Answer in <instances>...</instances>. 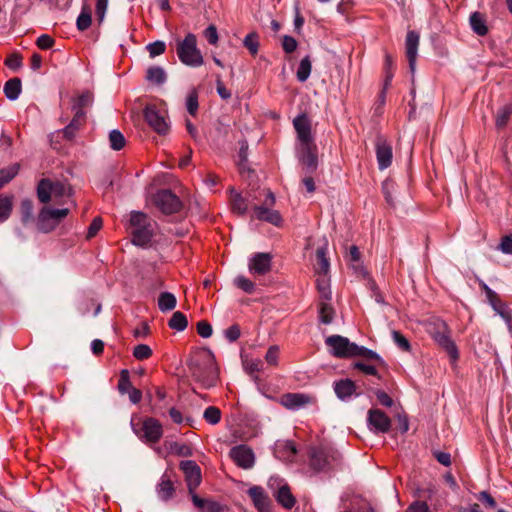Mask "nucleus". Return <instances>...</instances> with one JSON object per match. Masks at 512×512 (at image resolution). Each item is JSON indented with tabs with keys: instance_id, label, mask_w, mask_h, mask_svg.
I'll return each mask as SVG.
<instances>
[{
	"instance_id": "obj_43",
	"label": "nucleus",
	"mask_w": 512,
	"mask_h": 512,
	"mask_svg": "<svg viewBox=\"0 0 512 512\" xmlns=\"http://www.w3.org/2000/svg\"><path fill=\"white\" fill-rule=\"evenodd\" d=\"M243 366L248 374L253 375L263 369V362L258 358L245 359L243 361Z\"/></svg>"
},
{
	"instance_id": "obj_59",
	"label": "nucleus",
	"mask_w": 512,
	"mask_h": 512,
	"mask_svg": "<svg viewBox=\"0 0 512 512\" xmlns=\"http://www.w3.org/2000/svg\"><path fill=\"white\" fill-rule=\"evenodd\" d=\"M197 332L201 337L209 338L213 333V329L207 321H200L197 324Z\"/></svg>"
},
{
	"instance_id": "obj_5",
	"label": "nucleus",
	"mask_w": 512,
	"mask_h": 512,
	"mask_svg": "<svg viewBox=\"0 0 512 512\" xmlns=\"http://www.w3.org/2000/svg\"><path fill=\"white\" fill-rule=\"evenodd\" d=\"M177 55L180 61L190 67H199L203 64V56L197 48L196 36L192 33L177 44Z\"/></svg>"
},
{
	"instance_id": "obj_10",
	"label": "nucleus",
	"mask_w": 512,
	"mask_h": 512,
	"mask_svg": "<svg viewBox=\"0 0 512 512\" xmlns=\"http://www.w3.org/2000/svg\"><path fill=\"white\" fill-rule=\"evenodd\" d=\"M144 117L148 125L158 134L166 135L169 132L170 126L165 115L155 106H147L144 109Z\"/></svg>"
},
{
	"instance_id": "obj_6",
	"label": "nucleus",
	"mask_w": 512,
	"mask_h": 512,
	"mask_svg": "<svg viewBox=\"0 0 512 512\" xmlns=\"http://www.w3.org/2000/svg\"><path fill=\"white\" fill-rule=\"evenodd\" d=\"M131 427L139 439L146 443H156L163 435L162 425L155 418H146L140 426L132 420Z\"/></svg>"
},
{
	"instance_id": "obj_30",
	"label": "nucleus",
	"mask_w": 512,
	"mask_h": 512,
	"mask_svg": "<svg viewBox=\"0 0 512 512\" xmlns=\"http://www.w3.org/2000/svg\"><path fill=\"white\" fill-rule=\"evenodd\" d=\"M174 492L173 484L170 477L165 473L157 486L158 497L162 500H168L172 497Z\"/></svg>"
},
{
	"instance_id": "obj_21",
	"label": "nucleus",
	"mask_w": 512,
	"mask_h": 512,
	"mask_svg": "<svg viewBox=\"0 0 512 512\" xmlns=\"http://www.w3.org/2000/svg\"><path fill=\"white\" fill-rule=\"evenodd\" d=\"M248 495L252 499L253 504L258 512H271L269 497L262 487H250L248 489Z\"/></svg>"
},
{
	"instance_id": "obj_20",
	"label": "nucleus",
	"mask_w": 512,
	"mask_h": 512,
	"mask_svg": "<svg viewBox=\"0 0 512 512\" xmlns=\"http://www.w3.org/2000/svg\"><path fill=\"white\" fill-rule=\"evenodd\" d=\"M433 338L436 343L445 350L452 362H455L458 359L459 352L457 346L451 337L447 334L445 327H443V331L435 332L433 334Z\"/></svg>"
},
{
	"instance_id": "obj_38",
	"label": "nucleus",
	"mask_w": 512,
	"mask_h": 512,
	"mask_svg": "<svg viewBox=\"0 0 512 512\" xmlns=\"http://www.w3.org/2000/svg\"><path fill=\"white\" fill-rule=\"evenodd\" d=\"M125 137L124 135L117 129L110 131L109 133V144L110 148L113 150H121L125 146Z\"/></svg>"
},
{
	"instance_id": "obj_56",
	"label": "nucleus",
	"mask_w": 512,
	"mask_h": 512,
	"mask_svg": "<svg viewBox=\"0 0 512 512\" xmlns=\"http://www.w3.org/2000/svg\"><path fill=\"white\" fill-rule=\"evenodd\" d=\"M392 337L395 342V344L402 349L403 351H409L411 346L407 338H405L400 332L393 331Z\"/></svg>"
},
{
	"instance_id": "obj_34",
	"label": "nucleus",
	"mask_w": 512,
	"mask_h": 512,
	"mask_svg": "<svg viewBox=\"0 0 512 512\" xmlns=\"http://www.w3.org/2000/svg\"><path fill=\"white\" fill-rule=\"evenodd\" d=\"M93 96L90 92L86 91L73 99L72 110L73 112H85L84 108L92 104Z\"/></svg>"
},
{
	"instance_id": "obj_19",
	"label": "nucleus",
	"mask_w": 512,
	"mask_h": 512,
	"mask_svg": "<svg viewBox=\"0 0 512 512\" xmlns=\"http://www.w3.org/2000/svg\"><path fill=\"white\" fill-rule=\"evenodd\" d=\"M419 34L415 31H409L406 35L405 47L409 63V69L412 75L416 70V59L418 55Z\"/></svg>"
},
{
	"instance_id": "obj_1",
	"label": "nucleus",
	"mask_w": 512,
	"mask_h": 512,
	"mask_svg": "<svg viewBox=\"0 0 512 512\" xmlns=\"http://www.w3.org/2000/svg\"><path fill=\"white\" fill-rule=\"evenodd\" d=\"M330 354L337 358L362 357L366 360H375L381 364L383 359L375 351L351 342L341 335H331L325 339Z\"/></svg>"
},
{
	"instance_id": "obj_40",
	"label": "nucleus",
	"mask_w": 512,
	"mask_h": 512,
	"mask_svg": "<svg viewBox=\"0 0 512 512\" xmlns=\"http://www.w3.org/2000/svg\"><path fill=\"white\" fill-rule=\"evenodd\" d=\"M91 20L92 18L90 10L87 7H84L76 21L78 30L84 31L88 29L91 25Z\"/></svg>"
},
{
	"instance_id": "obj_60",
	"label": "nucleus",
	"mask_w": 512,
	"mask_h": 512,
	"mask_svg": "<svg viewBox=\"0 0 512 512\" xmlns=\"http://www.w3.org/2000/svg\"><path fill=\"white\" fill-rule=\"evenodd\" d=\"M240 328L238 325H232L224 331L225 338L229 342H235L240 337Z\"/></svg>"
},
{
	"instance_id": "obj_18",
	"label": "nucleus",
	"mask_w": 512,
	"mask_h": 512,
	"mask_svg": "<svg viewBox=\"0 0 512 512\" xmlns=\"http://www.w3.org/2000/svg\"><path fill=\"white\" fill-rule=\"evenodd\" d=\"M376 158L380 170H385L392 163V146L382 137H378L376 141Z\"/></svg>"
},
{
	"instance_id": "obj_54",
	"label": "nucleus",
	"mask_w": 512,
	"mask_h": 512,
	"mask_svg": "<svg viewBox=\"0 0 512 512\" xmlns=\"http://www.w3.org/2000/svg\"><path fill=\"white\" fill-rule=\"evenodd\" d=\"M170 450L179 456H191L192 455L191 447L186 444L172 442L170 444Z\"/></svg>"
},
{
	"instance_id": "obj_2",
	"label": "nucleus",
	"mask_w": 512,
	"mask_h": 512,
	"mask_svg": "<svg viewBox=\"0 0 512 512\" xmlns=\"http://www.w3.org/2000/svg\"><path fill=\"white\" fill-rule=\"evenodd\" d=\"M190 370L193 377L205 388H211L217 384L219 371L214 354L210 350L203 352L198 359L192 360Z\"/></svg>"
},
{
	"instance_id": "obj_64",
	"label": "nucleus",
	"mask_w": 512,
	"mask_h": 512,
	"mask_svg": "<svg viewBox=\"0 0 512 512\" xmlns=\"http://www.w3.org/2000/svg\"><path fill=\"white\" fill-rule=\"evenodd\" d=\"M499 249L504 254L512 255V237H503L499 245Z\"/></svg>"
},
{
	"instance_id": "obj_13",
	"label": "nucleus",
	"mask_w": 512,
	"mask_h": 512,
	"mask_svg": "<svg viewBox=\"0 0 512 512\" xmlns=\"http://www.w3.org/2000/svg\"><path fill=\"white\" fill-rule=\"evenodd\" d=\"M367 422L369 429L374 433H387L391 427L390 418L379 409L369 410Z\"/></svg>"
},
{
	"instance_id": "obj_62",
	"label": "nucleus",
	"mask_w": 512,
	"mask_h": 512,
	"mask_svg": "<svg viewBox=\"0 0 512 512\" xmlns=\"http://www.w3.org/2000/svg\"><path fill=\"white\" fill-rule=\"evenodd\" d=\"M375 396L381 405L385 407H391L393 405L392 398L386 392L382 390H376Z\"/></svg>"
},
{
	"instance_id": "obj_9",
	"label": "nucleus",
	"mask_w": 512,
	"mask_h": 512,
	"mask_svg": "<svg viewBox=\"0 0 512 512\" xmlns=\"http://www.w3.org/2000/svg\"><path fill=\"white\" fill-rule=\"evenodd\" d=\"M155 205L165 214H173L180 210V199L170 190H160L154 197Z\"/></svg>"
},
{
	"instance_id": "obj_35",
	"label": "nucleus",
	"mask_w": 512,
	"mask_h": 512,
	"mask_svg": "<svg viewBox=\"0 0 512 512\" xmlns=\"http://www.w3.org/2000/svg\"><path fill=\"white\" fill-rule=\"evenodd\" d=\"M312 71V62L310 56L304 57L298 66L296 77L299 82H305L311 74Z\"/></svg>"
},
{
	"instance_id": "obj_26",
	"label": "nucleus",
	"mask_w": 512,
	"mask_h": 512,
	"mask_svg": "<svg viewBox=\"0 0 512 512\" xmlns=\"http://www.w3.org/2000/svg\"><path fill=\"white\" fill-rule=\"evenodd\" d=\"M316 266L315 270L318 275H328L330 263L327 258V244H324L322 247H319L316 251Z\"/></svg>"
},
{
	"instance_id": "obj_49",
	"label": "nucleus",
	"mask_w": 512,
	"mask_h": 512,
	"mask_svg": "<svg viewBox=\"0 0 512 512\" xmlns=\"http://www.w3.org/2000/svg\"><path fill=\"white\" fill-rule=\"evenodd\" d=\"M234 284L246 293H253L254 283L245 276L239 275L234 279Z\"/></svg>"
},
{
	"instance_id": "obj_46",
	"label": "nucleus",
	"mask_w": 512,
	"mask_h": 512,
	"mask_svg": "<svg viewBox=\"0 0 512 512\" xmlns=\"http://www.w3.org/2000/svg\"><path fill=\"white\" fill-rule=\"evenodd\" d=\"M203 418L211 425L217 424L221 419V411L215 406H209L203 413Z\"/></svg>"
},
{
	"instance_id": "obj_22",
	"label": "nucleus",
	"mask_w": 512,
	"mask_h": 512,
	"mask_svg": "<svg viewBox=\"0 0 512 512\" xmlns=\"http://www.w3.org/2000/svg\"><path fill=\"white\" fill-rule=\"evenodd\" d=\"M311 398L302 393H288L281 397L280 403L289 410H299L310 403Z\"/></svg>"
},
{
	"instance_id": "obj_55",
	"label": "nucleus",
	"mask_w": 512,
	"mask_h": 512,
	"mask_svg": "<svg viewBox=\"0 0 512 512\" xmlns=\"http://www.w3.org/2000/svg\"><path fill=\"white\" fill-rule=\"evenodd\" d=\"M298 43L292 36L285 35L282 39V48L285 53H293L297 49Z\"/></svg>"
},
{
	"instance_id": "obj_31",
	"label": "nucleus",
	"mask_w": 512,
	"mask_h": 512,
	"mask_svg": "<svg viewBox=\"0 0 512 512\" xmlns=\"http://www.w3.org/2000/svg\"><path fill=\"white\" fill-rule=\"evenodd\" d=\"M21 93V81L18 78H12L8 80L4 85V94L5 96L14 101L18 99Z\"/></svg>"
},
{
	"instance_id": "obj_41",
	"label": "nucleus",
	"mask_w": 512,
	"mask_h": 512,
	"mask_svg": "<svg viewBox=\"0 0 512 512\" xmlns=\"http://www.w3.org/2000/svg\"><path fill=\"white\" fill-rule=\"evenodd\" d=\"M243 45L252 55H256L259 50L258 35L255 32L247 34L243 40Z\"/></svg>"
},
{
	"instance_id": "obj_27",
	"label": "nucleus",
	"mask_w": 512,
	"mask_h": 512,
	"mask_svg": "<svg viewBox=\"0 0 512 512\" xmlns=\"http://www.w3.org/2000/svg\"><path fill=\"white\" fill-rule=\"evenodd\" d=\"M146 80L154 85H163L167 80V74L164 68L160 66H151L146 71Z\"/></svg>"
},
{
	"instance_id": "obj_44",
	"label": "nucleus",
	"mask_w": 512,
	"mask_h": 512,
	"mask_svg": "<svg viewBox=\"0 0 512 512\" xmlns=\"http://www.w3.org/2000/svg\"><path fill=\"white\" fill-rule=\"evenodd\" d=\"M130 224L134 229H136L147 226L150 223L148 222V217L146 214L138 211H133L131 212L130 215Z\"/></svg>"
},
{
	"instance_id": "obj_4",
	"label": "nucleus",
	"mask_w": 512,
	"mask_h": 512,
	"mask_svg": "<svg viewBox=\"0 0 512 512\" xmlns=\"http://www.w3.org/2000/svg\"><path fill=\"white\" fill-rule=\"evenodd\" d=\"M341 454L331 447L317 446L309 449V466L315 471H327L340 465Z\"/></svg>"
},
{
	"instance_id": "obj_12",
	"label": "nucleus",
	"mask_w": 512,
	"mask_h": 512,
	"mask_svg": "<svg viewBox=\"0 0 512 512\" xmlns=\"http://www.w3.org/2000/svg\"><path fill=\"white\" fill-rule=\"evenodd\" d=\"M293 126L297 133V145L313 144L314 139L311 133V123L307 115L301 114L294 118Z\"/></svg>"
},
{
	"instance_id": "obj_33",
	"label": "nucleus",
	"mask_w": 512,
	"mask_h": 512,
	"mask_svg": "<svg viewBox=\"0 0 512 512\" xmlns=\"http://www.w3.org/2000/svg\"><path fill=\"white\" fill-rule=\"evenodd\" d=\"M176 297L170 292H162L158 298V307L161 312H168L176 307Z\"/></svg>"
},
{
	"instance_id": "obj_47",
	"label": "nucleus",
	"mask_w": 512,
	"mask_h": 512,
	"mask_svg": "<svg viewBox=\"0 0 512 512\" xmlns=\"http://www.w3.org/2000/svg\"><path fill=\"white\" fill-rule=\"evenodd\" d=\"M511 113L512 106L510 105H505L502 108H500L496 115V126L499 128L504 127L507 124Z\"/></svg>"
},
{
	"instance_id": "obj_14",
	"label": "nucleus",
	"mask_w": 512,
	"mask_h": 512,
	"mask_svg": "<svg viewBox=\"0 0 512 512\" xmlns=\"http://www.w3.org/2000/svg\"><path fill=\"white\" fill-rule=\"evenodd\" d=\"M271 262V254L258 252L249 257L248 269L252 274L265 275L271 270Z\"/></svg>"
},
{
	"instance_id": "obj_57",
	"label": "nucleus",
	"mask_w": 512,
	"mask_h": 512,
	"mask_svg": "<svg viewBox=\"0 0 512 512\" xmlns=\"http://www.w3.org/2000/svg\"><path fill=\"white\" fill-rule=\"evenodd\" d=\"M278 357H279V347L276 345L269 347V349L265 355L266 362L270 365L275 366L278 364Z\"/></svg>"
},
{
	"instance_id": "obj_23",
	"label": "nucleus",
	"mask_w": 512,
	"mask_h": 512,
	"mask_svg": "<svg viewBox=\"0 0 512 512\" xmlns=\"http://www.w3.org/2000/svg\"><path fill=\"white\" fill-rule=\"evenodd\" d=\"M253 211V216L258 220L266 221L273 225H279L281 222L280 214L267 206H254Z\"/></svg>"
},
{
	"instance_id": "obj_39",
	"label": "nucleus",
	"mask_w": 512,
	"mask_h": 512,
	"mask_svg": "<svg viewBox=\"0 0 512 512\" xmlns=\"http://www.w3.org/2000/svg\"><path fill=\"white\" fill-rule=\"evenodd\" d=\"M19 171V165L13 164L9 167L3 168L0 170V188H2L5 184L10 182Z\"/></svg>"
},
{
	"instance_id": "obj_37",
	"label": "nucleus",
	"mask_w": 512,
	"mask_h": 512,
	"mask_svg": "<svg viewBox=\"0 0 512 512\" xmlns=\"http://www.w3.org/2000/svg\"><path fill=\"white\" fill-rule=\"evenodd\" d=\"M334 309L329 301L322 300L319 306V319L324 324H330L333 321Z\"/></svg>"
},
{
	"instance_id": "obj_63",
	"label": "nucleus",
	"mask_w": 512,
	"mask_h": 512,
	"mask_svg": "<svg viewBox=\"0 0 512 512\" xmlns=\"http://www.w3.org/2000/svg\"><path fill=\"white\" fill-rule=\"evenodd\" d=\"M407 512H430V509L426 502L415 501L408 507Z\"/></svg>"
},
{
	"instance_id": "obj_24",
	"label": "nucleus",
	"mask_w": 512,
	"mask_h": 512,
	"mask_svg": "<svg viewBox=\"0 0 512 512\" xmlns=\"http://www.w3.org/2000/svg\"><path fill=\"white\" fill-rule=\"evenodd\" d=\"M231 193V207L234 213L244 215L248 211V203L253 200L254 197L249 195L248 198L243 197L240 193L235 191L233 188L230 190Z\"/></svg>"
},
{
	"instance_id": "obj_45",
	"label": "nucleus",
	"mask_w": 512,
	"mask_h": 512,
	"mask_svg": "<svg viewBox=\"0 0 512 512\" xmlns=\"http://www.w3.org/2000/svg\"><path fill=\"white\" fill-rule=\"evenodd\" d=\"M133 388L130 381V374L127 369H123L120 372V379L118 382V390L121 394H126L129 390Z\"/></svg>"
},
{
	"instance_id": "obj_8",
	"label": "nucleus",
	"mask_w": 512,
	"mask_h": 512,
	"mask_svg": "<svg viewBox=\"0 0 512 512\" xmlns=\"http://www.w3.org/2000/svg\"><path fill=\"white\" fill-rule=\"evenodd\" d=\"M268 487L272 491L277 502L286 509H291L295 505V498L292 495L289 486L279 476H272L268 480Z\"/></svg>"
},
{
	"instance_id": "obj_53",
	"label": "nucleus",
	"mask_w": 512,
	"mask_h": 512,
	"mask_svg": "<svg viewBox=\"0 0 512 512\" xmlns=\"http://www.w3.org/2000/svg\"><path fill=\"white\" fill-rule=\"evenodd\" d=\"M186 108L191 115H195L198 110V95L195 90L191 91L186 99Z\"/></svg>"
},
{
	"instance_id": "obj_17",
	"label": "nucleus",
	"mask_w": 512,
	"mask_h": 512,
	"mask_svg": "<svg viewBox=\"0 0 512 512\" xmlns=\"http://www.w3.org/2000/svg\"><path fill=\"white\" fill-rule=\"evenodd\" d=\"M333 389L337 398L343 402H349L359 396L356 392V385L351 379H340L333 383Z\"/></svg>"
},
{
	"instance_id": "obj_50",
	"label": "nucleus",
	"mask_w": 512,
	"mask_h": 512,
	"mask_svg": "<svg viewBox=\"0 0 512 512\" xmlns=\"http://www.w3.org/2000/svg\"><path fill=\"white\" fill-rule=\"evenodd\" d=\"M394 191H395V183L393 181L385 180L382 183V192L385 196L387 203L391 206L395 205L394 199L392 197V194L394 193Z\"/></svg>"
},
{
	"instance_id": "obj_42",
	"label": "nucleus",
	"mask_w": 512,
	"mask_h": 512,
	"mask_svg": "<svg viewBox=\"0 0 512 512\" xmlns=\"http://www.w3.org/2000/svg\"><path fill=\"white\" fill-rule=\"evenodd\" d=\"M12 211L11 198L7 196H0V222L6 221Z\"/></svg>"
},
{
	"instance_id": "obj_28",
	"label": "nucleus",
	"mask_w": 512,
	"mask_h": 512,
	"mask_svg": "<svg viewBox=\"0 0 512 512\" xmlns=\"http://www.w3.org/2000/svg\"><path fill=\"white\" fill-rule=\"evenodd\" d=\"M274 453L278 458L291 461L296 455V447L291 441L277 443Z\"/></svg>"
},
{
	"instance_id": "obj_15",
	"label": "nucleus",
	"mask_w": 512,
	"mask_h": 512,
	"mask_svg": "<svg viewBox=\"0 0 512 512\" xmlns=\"http://www.w3.org/2000/svg\"><path fill=\"white\" fill-rule=\"evenodd\" d=\"M180 468L185 475L188 489L190 493L199 486L201 483V469L195 461L186 460L180 463Z\"/></svg>"
},
{
	"instance_id": "obj_32",
	"label": "nucleus",
	"mask_w": 512,
	"mask_h": 512,
	"mask_svg": "<svg viewBox=\"0 0 512 512\" xmlns=\"http://www.w3.org/2000/svg\"><path fill=\"white\" fill-rule=\"evenodd\" d=\"M317 289L320 294V298L325 301H330L332 298V292L330 288V278L328 275H318L317 278Z\"/></svg>"
},
{
	"instance_id": "obj_61",
	"label": "nucleus",
	"mask_w": 512,
	"mask_h": 512,
	"mask_svg": "<svg viewBox=\"0 0 512 512\" xmlns=\"http://www.w3.org/2000/svg\"><path fill=\"white\" fill-rule=\"evenodd\" d=\"M204 36L205 38L207 39V41L212 44V45H215L217 44L218 42V32H217V29L214 25H209L205 31H204Z\"/></svg>"
},
{
	"instance_id": "obj_3",
	"label": "nucleus",
	"mask_w": 512,
	"mask_h": 512,
	"mask_svg": "<svg viewBox=\"0 0 512 512\" xmlns=\"http://www.w3.org/2000/svg\"><path fill=\"white\" fill-rule=\"evenodd\" d=\"M72 194L71 186L65 182L42 179L37 187V195L42 203L53 200L58 204L70 203L72 206H75V202L72 200Z\"/></svg>"
},
{
	"instance_id": "obj_36",
	"label": "nucleus",
	"mask_w": 512,
	"mask_h": 512,
	"mask_svg": "<svg viewBox=\"0 0 512 512\" xmlns=\"http://www.w3.org/2000/svg\"><path fill=\"white\" fill-rule=\"evenodd\" d=\"M168 325L171 329L180 332L186 329L188 321L186 316L182 312L176 311L170 318Z\"/></svg>"
},
{
	"instance_id": "obj_11",
	"label": "nucleus",
	"mask_w": 512,
	"mask_h": 512,
	"mask_svg": "<svg viewBox=\"0 0 512 512\" xmlns=\"http://www.w3.org/2000/svg\"><path fill=\"white\" fill-rule=\"evenodd\" d=\"M229 455L234 463L243 469H251L255 464V454L247 445H236L231 448Z\"/></svg>"
},
{
	"instance_id": "obj_29",
	"label": "nucleus",
	"mask_w": 512,
	"mask_h": 512,
	"mask_svg": "<svg viewBox=\"0 0 512 512\" xmlns=\"http://www.w3.org/2000/svg\"><path fill=\"white\" fill-rule=\"evenodd\" d=\"M470 26L473 32L479 36H484L488 32L485 17L479 12H473L469 18Z\"/></svg>"
},
{
	"instance_id": "obj_51",
	"label": "nucleus",
	"mask_w": 512,
	"mask_h": 512,
	"mask_svg": "<svg viewBox=\"0 0 512 512\" xmlns=\"http://www.w3.org/2000/svg\"><path fill=\"white\" fill-rule=\"evenodd\" d=\"M152 355V349L146 344H139L133 349V356L137 360L148 359Z\"/></svg>"
},
{
	"instance_id": "obj_58",
	"label": "nucleus",
	"mask_w": 512,
	"mask_h": 512,
	"mask_svg": "<svg viewBox=\"0 0 512 512\" xmlns=\"http://www.w3.org/2000/svg\"><path fill=\"white\" fill-rule=\"evenodd\" d=\"M108 8V0H96V16L99 23L104 21L106 11Z\"/></svg>"
},
{
	"instance_id": "obj_7",
	"label": "nucleus",
	"mask_w": 512,
	"mask_h": 512,
	"mask_svg": "<svg viewBox=\"0 0 512 512\" xmlns=\"http://www.w3.org/2000/svg\"><path fill=\"white\" fill-rule=\"evenodd\" d=\"M69 214V208L54 209L43 207L38 215V229L44 233L51 232Z\"/></svg>"
},
{
	"instance_id": "obj_52",
	"label": "nucleus",
	"mask_w": 512,
	"mask_h": 512,
	"mask_svg": "<svg viewBox=\"0 0 512 512\" xmlns=\"http://www.w3.org/2000/svg\"><path fill=\"white\" fill-rule=\"evenodd\" d=\"M147 51L149 52V56L151 58H155L156 56H159L165 52L166 45L163 41H155L153 43H149L146 46Z\"/></svg>"
},
{
	"instance_id": "obj_25",
	"label": "nucleus",
	"mask_w": 512,
	"mask_h": 512,
	"mask_svg": "<svg viewBox=\"0 0 512 512\" xmlns=\"http://www.w3.org/2000/svg\"><path fill=\"white\" fill-rule=\"evenodd\" d=\"M132 234H133V239H132L133 244H135L137 246L144 247L150 243V241L153 237V227L151 224H149L144 227L136 228L133 230Z\"/></svg>"
},
{
	"instance_id": "obj_48",
	"label": "nucleus",
	"mask_w": 512,
	"mask_h": 512,
	"mask_svg": "<svg viewBox=\"0 0 512 512\" xmlns=\"http://www.w3.org/2000/svg\"><path fill=\"white\" fill-rule=\"evenodd\" d=\"M33 202L29 199H24L21 202V215L22 221L27 223L33 219Z\"/></svg>"
},
{
	"instance_id": "obj_16",
	"label": "nucleus",
	"mask_w": 512,
	"mask_h": 512,
	"mask_svg": "<svg viewBox=\"0 0 512 512\" xmlns=\"http://www.w3.org/2000/svg\"><path fill=\"white\" fill-rule=\"evenodd\" d=\"M297 156L308 172L317 168V154L315 144L297 145Z\"/></svg>"
}]
</instances>
